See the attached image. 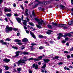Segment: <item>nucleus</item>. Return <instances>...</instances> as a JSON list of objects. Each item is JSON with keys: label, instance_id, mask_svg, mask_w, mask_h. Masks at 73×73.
Returning a JSON list of instances; mask_svg holds the SVG:
<instances>
[{"label": "nucleus", "instance_id": "44", "mask_svg": "<svg viewBox=\"0 0 73 73\" xmlns=\"http://www.w3.org/2000/svg\"><path fill=\"white\" fill-rule=\"evenodd\" d=\"M61 42L62 44H64V43H65V42H66V41H65L64 40H62Z\"/></svg>", "mask_w": 73, "mask_h": 73}, {"label": "nucleus", "instance_id": "28", "mask_svg": "<svg viewBox=\"0 0 73 73\" xmlns=\"http://www.w3.org/2000/svg\"><path fill=\"white\" fill-rule=\"evenodd\" d=\"M28 22V21H26L25 22H23V25H25V26H27V23Z\"/></svg>", "mask_w": 73, "mask_h": 73}, {"label": "nucleus", "instance_id": "53", "mask_svg": "<svg viewBox=\"0 0 73 73\" xmlns=\"http://www.w3.org/2000/svg\"><path fill=\"white\" fill-rule=\"evenodd\" d=\"M21 48L22 50H23V49H25V47H21Z\"/></svg>", "mask_w": 73, "mask_h": 73}, {"label": "nucleus", "instance_id": "32", "mask_svg": "<svg viewBox=\"0 0 73 73\" xmlns=\"http://www.w3.org/2000/svg\"><path fill=\"white\" fill-rule=\"evenodd\" d=\"M36 65L35 64H33V65L32 66L31 68H32V67H33V68H35Z\"/></svg>", "mask_w": 73, "mask_h": 73}, {"label": "nucleus", "instance_id": "58", "mask_svg": "<svg viewBox=\"0 0 73 73\" xmlns=\"http://www.w3.org/2000/svg\"><path fill=\"white\" fill-rule=\"evenodd\" d=\"M31 45L33 46H34V45H36V44L35 43H32L31 44Z\"/></svg>", "mask_w": 73, "mask_h": 73}, {"label": "nucleus", "instance_id": "45", "mask_svg": "<svg viewBox=\"0 0 73 73\" xmlns=\"http://www.w3.org/2000/svg\"><path fill=\"white\" fill-rule=\"evenodd\" d=\"M66 36H68V35H67V34L64 35L63 36H63L62 37H66Z\"/></svg>", "mask_w": 73, "mask_h": 73}, {"label": "nucleus", "instance_id": "41", "mask_svg": "<svg viewBox=\"0 0 73 73\" xmlns=\"http://www.w3.org/2000/svg\"><path fill=\"white\" fill-rule=\"evenodd\" d=\"M4 11L5 12H8V9H7L5 8L4 9Z\"/></svg>", "mask_w": 73, "mask_h": 73}, {"label": "nucleus", "instance_id": "2", "mask_svg": "<svg viewBox=\"0 0 73 73\" xmlns=\"http://www.w3.org/2000/svg\"><path fill=\"white\" fill-rule=\"evenodd\" d=\"M35 21H37L38 25H42V24L44 25H45V23L44 22V20H42V19H41L40 20L39 19H38L35 18Z\"/></svg>", "mask_w": 73, "mask_h": 73}, {"label": "nucleus", "instance_id": "24", "mask_svg": "<svg viewBox=\"0 0 73 73\" xmlns=\"http://www.w3.org/2000/svg\"><path fill=\"white\" fill-rule=\"evenodd\" d=\"M28 9H26L25 11V13H26L27 16H28V15H29L28 13Z\"/></svg>", "mask_w": 73, "mask_h": 73}, {"label": "nucleus", "instance_id": "59", "mask_svg": "<svg viewBox=\"0 0 73 73\" xmlns=\"http://www.w3.org/2000/svg\"><path fill=\"white\" fill-rule=\"evenodd\" d=\"M13 6L14 7H16V4H15V3H14Z\"/></svg>", "mask_w": 73, "mask_h": 73}, {"label": "nucleus", "instance_id": "60", "mask_svg": "<svg viewBox=\"0 0 73 73\" xmlns=\"http://www.w3.org/2000/svg\"><path fill=\"white\" fill-rule=\"evenodd\" d=\"M26 33H28V34L29 33V31H28L27 30L26 31Z\"/></svg>", "mask_w": 73, "mask_h": 73}, {"label": "nucleus", "instance_id": "54", "mask_svg": "<svg viewBox=\"0 0 73 73\" xmlns=\"http://www.w3.org/2000/svg\"><path fill=\"white\" fill-rule=\"evenodd\" d=\"M70 56L69 55H68L67 56V58L68 59H69V58H70Z\"/></svg>", "mask_w": 73, "mask_h": 73}, {"label": "nucleus", "instance_id": "1", "mask_svg": "<svg viewBox=\"0 0 73 73\" xmlns=\"http://www.w3.org/2000/svg\"><path fill=\"white\" fill-rule=\"evenodd\" d=\"M52 24L53 25V27H54V26L56 27H63L64 29H67L68 27H65V25H66L65 24H57V23H54L53 22H52Z\"/></svg>", "mask_w": 73, "mask_h": 73}, {"label": "nucleus", "instance_id": "15", "mask_svg": "<svg viewBox=\"0 0 73 73\" xmlns=\"http://www.w3.org/2000/svg\"><path fill=\"white\" fill-rule=\"evenodd\" d=\"M43 60L44 61V62H45V63H47V62L48 63L50 61V60H49V59H43Z\"/></svg>", "mask_w": 73, "mask_h": 73}, {"label": "nucleus", "instance_id": "39", "mask_svg": "<svg viewBox=\"0 0 73 73\" xmlns=\"http://www.w3.org/2000/svg\"><path fill=\"white\" fill-rule=\"evenodd\" d=\"M21 68H17V70L18 71V72H20L21 71Z\"/></svg>", "mask_w": 73, "mask_h": 73}, {"label": "nucleus", "instance_id": "16", "mask_svg": "<svg viewBox=\"0 0 73 73\" xmlns=\"http://www.w3.org/2000/svg\"><path fill=\"white\" fill-rule=\"evenodd\" d=\"M20 51H17L16 52V55H15V56L16 57H18L19 56V54H20Z\"/></svg>", "mask_w": 73, "mask_h": 73}, {"label": "nucleus", "instance_id": "12", "mask_svg": "<svg viewBox=\"0 0 73 73\" xmlns=\"http://www.w3.org/2000/svg\"><path fill=\"white\" fill-rule=\"evenodd\" d=\"M30 35H32V37H33V38H36V36H35V35L34 33H32V31H30Z\"/></svg>", "mask_w": 73, "mask_h": 73}, {"label": "nucleus", "instance_id": "29", "mask_svg": "<svg viewBox=\"0 0 73 73\" xmlns=\"http://www.w3.org/2000/svg\"><path fill=\"white\" fill-rule=\"evenodd\" d=\"M12 48L13 49H16L17 50V49H18V48L16 46H12Z\"/></svg>", "mask_w": 73, "mask_h": 73}, {"label": "nucleus", "instance_id": "62", "mask_svg": "<svg viewBox=\"0 0 73 73\" xmlns=\"http://www.w3.org/2000/svg\"><path fill=\"white\" fill-rule=\"evenodd\" d=\"M3 71V69H0V73H2Z\"/></svg>", "mask_w": 73, "mask_h": 73}, {"label": "nucleus", "instance_id": "57", "mask_svg": "<svg viewBox=\"0 0 73 73\" xmlns=\"http://www.w3.org/2000/svg\"><path fill=\"white\" fill-rule=\"evenodd\" d=\"M2 2H3V0H0V4H2Z\"/></svg>", "mask_w": 73, "mask_h": 73}, {"label": "nucleus", "instance_id": "46", "mask_svg": "<svg viewBox=\"0 0 73 73\" xmlns=\"http://www.w3.org/2000/svg\"><path fill=\"white\" fill-rule=\"evenodd\" d=\"M20 7H21L22 9L24 10V7H23V5H20Z\"/></svg>", "mask_w": 73, "mask_h": 73}, {"label": "nucleus", "instance_id": "47", "mask_svg": "<svg viewBox=\"0 0 73 73\" xmlns=\"http://www.w3.org/2000/svg\"><path fill=\"white\" fill-rule=\"evenodd\" d=\"M64 53H66V54H68V53H69V52H68V51H66L64 52Z\"/></svg>", "mask_w": 73, "mask_h": 73}, {"label": "nucleus", "instance_id": "51", "mask_svg": "<svg viewBox=\"0 0 73 73\" xmlns=\"http://www.w3.org/2000/svg\"><path fill=\"white\" fill-rule=\"evenodd\" d=\"M50 44H53V43H54V41H53L52 40H51L50 42Z\"/></svg>", "mask_w": 73, "mask_h": 73}, {"label": "nucleus", "instance_id": "43", "mask_svg": "<svg viewBox=\"0 0 73 73\" xmlns=\"http://www.w3.org/2000/svg\"><path fill=\"white\" fill-rule=\"evenodd\" d=\"M65 41H68L69 40V38L68 37H66L65 39Z\"/></svg>", "mask_w": 73, "mask_h": 73}, {"label": "nucleus", "instance_id": "63", "mask_svg": "<svg viewBox=\"0 0 73 73\" xmlns=\"http://www.w3.org/2000/svg\"><path fill=\"white\" fill-rule=\"evenodd\" d=\"M14 16H15L17 17V16H18V14H17V13L15 14H14Z\"/></svg>", "mask_w": 73, "mask_h": 73}, {"label": "nucleus", "instance_id": "42", "mask_svg": "<svg viewBox=\"0 0 73 73\" xmlns=\"http://www.w3.org/2000/svg\"><path fill=\"white\" fill-rule=\"evenodd\" d=\"M13 31H18V29H17L16 28H14L13 29Z\"/></svg>", "mask_w": 73, "mask_h": 73}, {"label": "nucleus", "instance_id": "6", "mask_svg": "<svg viewBox=\"0 0 73 73\" xmlns=\"http://www.w3.org/2000/svg\"><path fill=\"white\" fill-rule=\"evenodd\" d=\"M0 42L2 44V45H9V43H8L7 44V42H4V40H0Z\"/></svg>", "mask_w": 73, "mask_h": 73}, {"label": "nucleus", "instance_id": "37", "mask_svg": "<svg viewBox=\"0 0 73 73\" xmlns=\"http://www.w3.org/2000/svg\"><path fill=\"white\" fill-rule=\"evenodd\" d=\"M35 69L37 70V69H38V65L37 64H36L35 67Z\"/></svg>", "mask_w": 73, "mask_h": 73}, {"label": "nucleus", "instance_id": "49", "mask_svg": "<svg viewBox=\"0 0 73 73\" xmlns=\"http://www.w3.org/2000/svg\"><path fill=\"white\" fill-rule=\"evenodd\" d=\"M20 33H17V36H20Z\"/></svg>", "mask_w": 73, "mask_h": 73}, {"label": "nucleus", "instance_id": "64", "mask_svg": "<svg viewBox=\"0 0 73 73\" xmlns=\"http://www.w3.org/2000/svg\"><path fill=\"white\" fill-rule=\"evenodd\" d=\"M71 4H73V0H71Z\"/></svg>", "mask_w": 73, "mask_h": 73}, {"label": "nucleus", "instance_id": "35", "mask_svg": "<svg viewBox=\"0 0 73 73\" xmlns=\"http://www.w3.org/2000/svg\"><path fill=\"white\" fill-rule=\"evenodd\" d=\"M38 4H36L33 7V8H36V7H37V6H38Z\"/></svg>", "mask_w": 73, "mask_h": 73}, {"label": "nucleus", "instance_id": "23", "mask_svg": "<svg viewBox=\"0 0 73 73\" xmlns=\"http://www.w3.org/2000/svg\"><path fill=\"white\" fill-rule=\"evenodd\" d=\"M46 66V64H44L43 65L42 67V69H44V68H45Z\"/></svg>", "mask_w": 73, "mask_h": 73}, {"label": "nucleus", "instance_id": "19", "mask_svg": "<svg viewBox=\"0 0 73 73\" xmlns=\"http://www.w3.org/2000/svg\"><path fill=\"white\" fill-rule=\"evenodd\" d=\"M21 54H23L24 55H26V54L28 55V54H29V52L24 51V52H23L22 53H21Z\"/></svg>", "mask_w": 73, "mask_h": 73}, {"label": "nucleus", "instance_id": "34", "mask_svg": "<svg viewBox=\"0 0 73 73\" xmlns=\"http://www.w3.org/2000/svg\"><path fill=\"white\" fill-rule=\"evenodd\" d=\"M44 48V47H43V46H41L39 47V49L40 50V49H43Z\"/></svg>", "mask_w": 73, "mask_h": 73}, {"label": "nucleus", "instance_id": "11", "mask_svg": "<svg viewBox=\"0 0 73 73\" xmlns=\"http://www.w3.org/2000/svg\"><path fill=\"white\" fill-rule=\"evenodd\" d=\"M48 31H47L46 32V34H47V35H50V34L52 33V32H53V31L49 29H48Z\"/></svg>", "mask_w": 73, "mask_h": 73}, {"label": "nucleus", "instance_id": "20", "mask_svg": "<svg viewBox=\"0 0 73 73\" xmlns=\"http://www.w3.org/2000/svg\"><path fill=\"white\" fill-rule=\"evenodd\" d=\"M41 25H36V26L37 28H39V29H41V28H42V27H41Z\"/></svg>", "mask_w": 73, "mask_h": 73}, {"label": "nucleus", "instance_id": "55", "mask_svg": "<svg viewBox=\"0 0 73 73\" xmlns=\"http://www.w3.org/2000/svg\"><path fill=\"white\" fill-rule=\"evenodd\" d=\"M61 36H58L57 38V39H58V40H60V38H61Z\"/></svg>", "mask_w": 73, "mask_h": 73}, {"label": "nucleus", "instance_id": "22", "mask_svg": "<svg viewBox=\"0 0 73 73\" xmlns=\"http://www.w3.org/2000/svg\"><path fill=\"white\" fill-rule=\"evenodd\" d=\"M3 67L5 68V69L6 70H8L9 69V67L7 66H3Z\"/></svg>", "mask_w": 73, "mask_h": 73}, {"label": "nucleus", "instance_id": "40", "mask_svg": "<svg viewBox=\"0 0 73 73\" xmlns=\"http://www.w3.org/2000/svg\"><path fill=\"white\" fill-rule=\"evenodd\" d=\"M67 34V36H68V37H70V36H72V35L70 33H68Z\"/></svg>", "mask_w": 73, "mask_h": 73}, {"label": "nucleus", "instance_id": "4", "mask_svg": "<svg viewBox=\"0 0 73 73\" xmlns=\"http://www.w3.org/2000/svg\"><path fill=\"white\" fill-rule=\"evenodd\" d=\"M14 42H18L17 44H18V45H19L23 44V43H22L21 42H21V40H20L17 39H15L14 40Z\"/></svg>", "mask_w": 73, "mask_h": 73}, {"label": "nucleus", "instance_id": "33", "mask_svg": "<svg viewBox=\"0 0 73 73\" xmlns=\"http://www.w3.org/2000/svg\"><path fill=\"white\" fill-rule=\"evenodd\" d=\"M60 8H61V9H63V8H65V6L62 5H60Z\"/></svg>", "mask_w": 73, "mask_h": 73}, {"label": "nucleus", "instance_id": "25", "mask_svg": "<svg viewBox=\"0 0 73 73\" xmlns=\"http://www.w3.org/2000/svg\"><path fill=\"white\" fill-rule=\"evenodd\" d=\"M64 70H70V69L69 68L67 67L66 66H65L64 68Z\"/></svg>", "mask_w": 73, "mask_h": 73}, {"label": "nucleus", "instance_id": "26", "mask_svg": "<svg viewBox=\"0 0 73 73\" xmlns=\"http://www.w3.org/2000/svg\"><path fill=\"white\" fill-rule=\"evenodd\" d=\"M70 23H70V24L68 23V25H72V24H73V20L71 21H70Z\"/></svg>", "mask_w": 73, "mask_h": 73}, {"label": "nucleus", "instance_id": "50", "mask_svg": "<svg viewBox=\"0 0 73 73\" xmlns=\"http://www.w3.org/2000/svg\"><path fill=\"white\" fill-rule=\"evenodd\" d=\"M32 31H33V32H34L35 31H37V29H36V28H34L33 29V30H31Z\"/></svg>", "mask_w": 73, "mask_h": 73}, {"label": "nucleus", "instance_id": "61", "mask_svg": "<svg viewBox=\"0 0 73 73\" xmlns=\"http://www.w3.org/2000/svg\"><path fill=\"white\" fill-rule=\"evenodd\" d=\"M23 27L25 29H27V27L24 26Z\"/></svg>", "mask_w": 73, "mask_h": 73}, {"label": "nucleus", "instance_id": "13", "mask_svg": "<svg viewBox=\"0 0 73 73\" xmlns=\"http://www.w3.org/2000/svg\"><path fill=\"white\" fill-rule=\"evenodd\" d=\"M16 19L17 21L19 23H20V24H21V19L20 18H16Z\"/></svg>", "mask_w": 73, "mask_h": 73}, {"label": "nucleus", "instance_id": "56", "mask_svg": "<svg viewBox=\"0 0 73 73\" xmlns=\"http://www.w3.org/2000/svg\"><path fill=\"white\" fill-rule=\"evenodd\" d=\"M55 59H58L59 58V56H55Z\"/></svg>", "mask_w": 73, "mask_h": 73}, {"label": "nucleus", "instance_id": "48", "mask_svg": "<svg viewBox=\"0 0 73 73\" xmlns=\"http://www.w3.org/2000/svg\"><path fill=\"white\" fill-rule=\"evenodd\" d=\"M58 65H62L63 64V63L62 62H60L58 63Z\"/></svg>", "mask_w": 73, "mask_h": 73}, {"label": "nucleus", "instance_id": "3", "mask_svg": "<svg viewBox=\"0 0 73 73\" xmlns=\"http://www.w3.org/2000/svg\"><path fill=\"white\" fill-rule=\"evenodd\" d=\"M13 30V28L11 27H9V26L7 25L5 29V32L6 33H9V32H12Z\"/></svg>", "mask_w": 73, "mask_h": 73}, {"label": "nucleus", "instance_id": "36", "mask_svg": "<svg viewBox=\"0 0 73 73\" xmlns=\"http://www.w3.org/2000/svg\"><path fill=\"white\" fill-rule=\"evenodd\" d=\"M11 39H9V38H7L5 39L6 41H11Z\"/></svg>", "mask_w": 73, "mask_h": 73}, {"label": "nucleus", "instance_id": "30", "mask_svg": "<svg viewBox=\"0 0 73 73\" xmlns=\"http://www.w3.org/2000/svg\"><path fill=\"white\" fill-rule=\"evenodd\" d=\"M29 24H30V25H31V26H33V27H34V26H35V25H34V24L32 22H29Z\"/></svg>", "mask_w": 73, "mask_h": 73}, {"label": "nucleus", "instance_id": "14", "mask_svg": "<svg viewBox=\"0 0 73 73\" xmlns=\"http://www.w3.org/2000/svg\"><path fill=\"white\" fill-rule=\"evenodd\" d=\"M36 59V58H30L29 59H27L28 60H29V61H31V60L32 61H36V60H35Z\"/></svg>", "mask_w": 73, "mask_h": 73}, {"label": "nucleus", "instance_id": "38", "mask_svg": "<svg viewBox=\"0 0 73 73\" xmlns=\"http://www.w3.org/2000/svg\"><path fill=\"white\" fill-rule=\"evenodd\" d=\"M58 35L60 36H61L62 37H63V35H62V34L61 33L58 34Z\"/></svg>", "mask_w": 73, "mask_h": 73}, {"label": "nucleus", "instance_id": "9", "mask_svg": "<svg viewBox=\"0 0 73 73\" xmlns=\"http://www.w3.org/2000/svg\"><path fill=\"white\" fill-rule=\"evenodd\" d=\"M38 37L39 38H46V36H43L41 35H39L38 36Z\"/></svg>", "mask_w": 73, "mask_h": 73}, {"label": "nucleus", "instance_id": "31", "mask_svg": "<svg viewBox=\"0 0 73 73\" xmlns=\"http://www.w3.org/2000/svg\"><path fill=\"white\" fill-rule=\"evenodd\" d=\"M6 16L8 17H11L12 16V14L11 13H8L6 15Z\"/></svg>", "mask_w": 73, "mask_h": 73}, {"label": "nucleus", "instance_id": "10", "mask_svg": "<svg viewBox=\"0 0 73 73\" xmlns=\"http://www.w3.org/2000/svg\"><path fill=\"white\" fill-rule=\"evenodd\" d=\"M22 41L23 42H28V40L26 38H25L22 40Z\"/></svg>", "mask_w": 73, "mask_h": 73}, {"label": "nucleus", "instance_id": "5", "mask_svg": "<svg viewBox=\"0 0 73 73\" xmlns=\"http://www.w3.org/2000/svg\"><path fill=\"white\" fill-rule=\"evenodd\" d=\"M16 63L17 64L18 66H20V65H23V64H21V63H22V59H20V60L17 62Z\"/></svg>", "mask_w": 73, "mask_h": 73}, {"label": "nucleus", "instance_id": "17", "mask_svg": "<svg viewBox=\"0 0 73 73\" xmlns=\"http://www.w3.org/2000/svg\"><path fill=\"white\" fill-rule=\"evenodd\" d=\"M27 59H28L27 58L26 59H25V60L22 59V64H26V63H25V62L26 61H27V60H28Z\"/></svg>", "mask_w": 73, "mask_h": 73}, {"label": "nucleus", "instance_id": "52", "mask_svg": "<svg viewBox=\"0 0 73 73\" xmlns=\"http://www.w3.org/2000/svg\"><path fill=\"white\" fill-rule=\"evenodd\" d=\"M11 10L10 9H7V12H11Z\"/></svg>", "mask_w": 73, "mask_h": 73}, {"label": "nucleus", "instance_id": "8", "mask_svg": "<svg viewBox=\"0 0 73 73\" xmlns=\"http://www.w3.org/2000/svg\"><path fill=\"white\" fill-rule=\"evenodd\" d=\"M43 57V56H38V57L37 58H36V59L35 60H36V61H40L41 59H42V58Z\"/></svg>", "mask_w": 73, "mask_h": 73}, {"label": "nucleus", "instance_id": "18", "mask_svg": "<svg viewBox=\"0 0 73 73\" xmlns=\"http://www.w3.org/2000/svg\"><path fill=\"white\" fill-rule=\"evenodd\" d=\"M38 9L40 11H44L45 9L44 8L42 7H38Z\"/></svg>", "mask_w": 73, "mask_h": 73}, {"label": "nucleus", "instance_id": "27", "mask_svg": "<svg viewBox=\"0 0 73 73\" xmlns=\"http://www.w3.org/2000/svg\"><path fill=\"white\" fill-rule=\"evenodd\" d=\"M41 4H43L44 5H45L47 4V3H46V1H44L43 2H42Z\"/></svg>", "mask_w": 73, "mask_h": 73}, {"label": "nucleus", "instance_id": "7", "mask_svg": "<svg viewBox=\"0 0 73 73\" xmlns=\"http://www.w3.org/2000/svg\"><path fill=\"white\" fill-rule=\"evenodd\" d=\"M3 61L5 63H8V62H9V61H10V59H9L5 58L3 60Z\"/></svg>", "mask_w": 73, "mask_h": 73}, {"label": "nucleus", "instance_id": "21", "mask_svg": "<svg viewBox=\"0 0 73 73\" xmlns=\"http://www.w3.org/2000/svg\"><path fill=\"white\" fill-rule=\"evenodd\" d=\"M47 27L48 28H50V29H53V28L51 25L48 24L47 25Z\"/></svg>", "mask_w": 73, "mask_h": 73}]
</instances>
